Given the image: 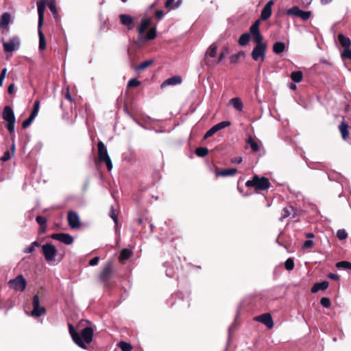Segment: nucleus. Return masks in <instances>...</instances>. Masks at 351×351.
I'll return each mask as SVG.
<instances>
[{
	"label": "nucleus",
	"instance_id": "1",
	"mask_svg": "<svg viewBox=\"0 0 351 351\" xmlns=\"http://www.w3.org/2000/svg\"><path fill=\"white\" fill-rule=\"evenodd\" d=\"M69 332L73 341L80 348L86 349V345L92 342L94 330L91 327H86L79 334L72 324H68Z\"/></svg>",
	"mask_w": 351,
	"mask_h": 351
},
{
	"label": "nucleus",
	"instance_id": "2",
	"mask_svg": "<svg viewBox=\"0 0 351 351\" xmlns=\"http://www.w3.org/2000/svg\"><path fill=\"white\" fill-rule=\"evenodd\" d=\"M47 0H39L37 1V10L38 15V34L39 37V49L44 50L46 48V41L45 35L42 31V26L44 22V13Z\"/></svg>",
	"mask_w": 351,
	"mask_h": 351
},
{
	"label": "nucleus",
	"instance_id": "3",
	"mask_svg": "<svg viewBox=\"0 0 351 351\" xmlns=\"http://www.w3.org/2000/svg\"><path fill=\"white\" fill-rule=\"evenodd\" d=\"M151 22V19L148 18H144L141 21L140 26L138 28V32L140 35L139 40L143 41L150 40L156 37V27H154L149 30L147 36L144 38H141L145 31L150 26Z\"/></svg>",
	"mask_w": 351,
	"mask_h": 351
},
{
	"label": "nucleus",
	"instance_id": "4",
	"mask_svg": "<svg viewBox=\"0 0 351 351\" xmlns=\"http://www.w3.org/2000/svg\"><path fill=\"white\" fill-rule=\"evenodd\" d=\"M2 118L8 123L6 128L12 134L14 132L16 118L13 109L10 106H5L2 112Z\"/></svg>",
	"mask_w": 351,
	"mask_h": 351
},
{
	"label": "nucleus",
	"instance_id": "5",
	"mask_svg": "<svg viewBox=\"0 0 351 351\" xmlns=\"http://www.w3.org/2000/svg\"><path fill=\"white\" fill-rule=\"evenodd\" d=\"M256 46L252 51V58L254 61L263 62L266 56L267 45L263 41L255 42Z\"/></svg>",
	"mask_w": 351,
	"mask_h": 351
},
{
	"label": "nucleus",
	"instance_id": "6",
	"mask_svg": "<svg viewBox=\"0 0 351 351\" xmlns=\"http://www.w3.org/2000/svg\"><path fill=\"white\" fill-rule=\"evenodd\" d=\"M98 148V159L100 162H104L108 171H110L112 167V162L108 155V149L104 143L99 141L97 143Z\"/></svg>",
	"mask_w": 351,
	"mask_h": 351
},
{
	"label": "nucleus",
	"instance_id": "7",
	"mask_svg": "<svg viewBox=\"0 0 351 351\" xmlns=\"http://www.w3.org/2000/svg\"><path fill=\"white\" fill-rule=\"evenodd\" d=\"M270 183L267 178L263 177L259 178L254 176L252 180H247L245 186L247 187H254L256 190H265L269 187Z\"/></svg>",
	"mask_w": 351,
	"mask_h": 351
},
{
	"label": "nucleus",
	"instance_id": "8",
	"mask_svg": "<svg viewBox=\"0 0 351 351\" xmlns=\"http://www.w3.org/2000/svg\"><path fill=\"white\" fill-rule=\"evenodd\" d=\"M9 286L16 291H23L26 287L27 282L23 275H19L8 282Z\"/></svg>",
	"mask_w": 351,
	"mask_h": 351
},
{
	"label": "nucleus",
	"instance_id": "9",
	"mask_svg": "<svg viewBox=\"0 0 351 351\" xmlns=\"http://www.w3.org/2000/svg\"><path fill=\"white\" fill-rule=\"evenodd\" d=\"M33 309L31 312V316L34 317H39L46 313L45 307L40 306V300L38 295H34L33 297Z\"/></svg>",
	"mask_w": 351,
	"mask_h": 351
},
{
	"label": "nucleus",
	"instance_id": "10",
	"mask_svg": "<svg viewBox=\"0 0 351 351\" xmlns=\"http://www.w3.org/2000/svg\"><path fill=\"white\" fill-rule=\"evenodd\" d=\"M43 252L47 261L51 262L55 261L56 254V247L51 243H46L42 246Z\"/></svg>",
	"mask_w": 351,
	"mask_h": 351
},
{
	"label": "nucleus",
	"instance_id": "11",
	"mask_svg": "<svg viewBox=\"0 0 351 351\" xmlns=\"http://www.w3.org/2000/svg\"><path fill=\"white\" fill-rule=\"evenodd\" d=\"M3 45L5 51L12 53L19 49L20 39L17 36L10 38L8 41H3Z\"/></svg>",
	"mask_w": 351,
	"mask_h": 351
},
{
	"label": "nucleus",
	"instance_id": "12",
	"mask_svg": "<svg viewBox=\"0 0 351 351\" xmlns=\"http://www.w3.org/2000/svg\"><path fill=\"white\" fill-rule=\"evenodd\" d=\"M67 221L72 229H79L82 225L78 214L73 211L67 213Z\"/></svg>",
	"mask_w": 351,
	"mask_h": 351
},
{
	"label": "nucleus",
	"instance_id": "13",
	"mask_svg": "<svg viewBox=\"0 0 351 351\" xmlns=\"http://www.w3.org/2000/svg\"><path fill=\"white\" fill-rule=\"evenodd\" d=\"M259 26L260 21L258 19L251 25L250 28V34H252L253 41L254 43L263 40V36L260 32Z\"/></svg>",
	"mask_w": 351,
	"mask_h": 351
},
{
	"label": "nucleus",
	"instance_id": "14",
	"mask_svg": "<svg viewBox=\"0 0 351 351\" xmlns=\"http://www.w3.org/2000/svg\"><path fill=\"white\" fill-rule=\"evenodd\" d=\"M254 319L265 324L269 329L272 328L274 326V321L269 313L262 314L256 317Z\"/></svg>",
	"mask_w": 351,
	"mask_h": 351
},
{
	"label": "nucleus",
	"instance_id": "15",
	"mask_svg": "<svg viewBox=\"0 0 351 351\" xmlns=\"http://www.w3.org/2000/svg\"><path fill=\"white\" fill-rule=\"evenodd\" d=\"M112 274V267L110 263H108L102 269L99 278L101 281L107 282Z\"/></svg>",
	"mask_w": 351,
	"mask_h": 351
},
{
	"label": "nucleus",
	"instance_id": "16",
	"mask_svg": "<svg viewBox=\"0 0 351 351\" xmlns=\"http://www.w3.org/2000/svg\"><path fill=\"white\" fill-rule=\"evenodd\" d=\"M274 1L270 0L265 4L261 14V19L262 20H267L271 16L272 13L271 7L274 5Z\"/></svg>",
	"mask_w": 351,
	"mask_h": 351
},
{
	"label": "nucleus",
	"instance_id": "17",
	"mask_svg": "<svg viewBox=\"0 0 351 351\" xmlns=\"http://www.w3.org/2000/svg\"><path fill=\"white\" fill-rule=\"evenodd\" d=\"M182 82V77L178 75H174L171 77L166 80H165L162 84L161 87L164 88L167 86H175L177 84H180Z\"/></svg>",
	"mask_w": 351,
	"mask_h": 351
},
{
	"label": "nucleus",
	"instance_id": "18",
	"mask_svg": "<svg viewBox=\"0 0 351 351\" xmlns=\"http://www.w3.org/2000/svg\"><path fill=\"white\" fill-rule=\"evenodd\" d=\"M119 18L122 25L128 26V29L132 28L133 19L130 15L120 14Z\"/></svg>",
	"mask_w": 351,
	"mask_h": 351
},
{
	"label": "nucleus",
	"instance_id": "19",
	"mask_svg": "<svg viewBox=\"0 0 351 351\" xmlns=\"http://www.w3.org/2000/svg\"><path fill=\"white\" fill-rule=\"evenodd\" d=\"M286 48L285 43L278 41L274 44L272 51L276 54H280L285 51Z\"/></svg>",
	"mask_w": 351,
	"mask_h": 351
},
{
	"label": "nucleus",
	"instance_id": "20",
	"mask_svg": "<svg viewBox=\"0 0 351 351\" xmlns=\"http://www.w3.org/2000/svg\"><path fill=\"white\" fill-rule=\"evenodd\" d=\"M237 170L235 168L227 169L222 171L215 172L216 177H228L234 176L237 173Z\"/></svg>",
	"mask_w": 351,
	"mask_h": 351
},
{
	"label": "nucleus",
	"instance_id": "21",
	"mask_svg": "<svg viewBox=\"0 0 351 351\" xmlns=\"http://www.w3.org/2000/svg\"><path fill=\"white\" fill-rule=\"evenodd\" d=\"M229 103L230 105H232L233 106V108L235 110H237L239 112L243 110V102L239 97H234V98L231 99L229 101Z\"/></svg>",
	"mask_w": 351,
	"mask_h": 351
},
{
	"label": "nucleus",
	"instance_id": "22",
	"mask_svg": "<svg viewBox=\"0 0 351 351\" xmlns=\"http://www.w3.org/2000/svg\"><path fill=\"white\" fill-rule=\"evenodd\" d=\"M11 16L8 12L3 13L0 17V28H5L10 23Z\"/></svg>",
	"mask_w": 351,
	"mask_h": 351
},
{
	"label": "nucleus",
	"instance_id": "23",
	"mask_svg": "<svg viewBox=\"0 0 351 351\" xmlns=\"http://www.w3.org/2000/svg\"><path fill=\"white\" fill-rule=\"evenodd\" d=\"M328 286L329 283L326 280L315 283L311 288V292L316 293L319 290H325L328 287Z\"/></svg>",
	"mask_w": 351,
	"mask_h": 351
},
{
	"label": "nucleus",
	"instance_id": "24",
	"mask_svg": "<svg viewBox=\"0 0 351 351\" xmlns=\"http://www.w3.org/2000/svg\"><path fill=\"white\" fill-rule=\"evenodd\" d=\"M338 40L340 45L342 46V47H343V49L350 47V39L348 37L344 36L343 34H340L338 35Z\"/></svg>",
	"mask_w": 351,
	"mask_h": 351
},
{
	"label": "nucleus",
	"instance_id": "25",
	"mask_svg": "<svg viewBox=\"0 0 351 351\" xmlns=\"http://www.w3.org/2000/svg\"><path fill=\"white\" fill-rule=\"evenodd\" d=\"M250 40V34L249 33H244L241 35L239 39V44L241 46H245Z\"/></svg>",
	"mask_w": 351,
	"mask_h": 351
},
{
	"label": "nucleus",
	"instance_id": "26",
	"mask_svg": "<svg viewBox=\"0 0 351 351\" xmlns=\"http://www.w3.org/2000/svg\"><path fill=\"white\" fill-rule=\"evenodd\" d=\"M132 255V251L131 250H129V249H123L121 252V254H120V256H119V260L120 261H125V260H128L129 259L131 256Z\"/></svg>",
	"mask_w": 351,
	"mask_h": 351
},
{
	"label": "nucleus",
	"instance_id": "27",
	"mask_svg": "<svg viewBox=\"0 0 351 351\" xmlns=\"http://www.w3.org/2000/svg\"><path fill=\"white\" fill-rule=\"evenodd\" d=\"M302 77H303L302 73V71H293L291 74V80L295 83L300 82L302 80Z\"/></svg>",
	"mask_w": 351,
	"mask_h": 351
},
{
	"label": "nucleus",
	"instance_id": "28",
	"mask_svg": "<svg viewBox=\"0 0 351 351\" xmlns=\"http://www.w3.org/2000/svg\"><path fill=\"white\" fill-rule=\"evenodd\" d=\"M231 125V123L228 121H221L213 126L215 132H218L223 128H226Z\"/></svg>",
	"mask_w": 351,
	"mask_h": 351
},
{
	"label": "nucleus",
	"instance_id": "29",
	"mask_svg": "<svg viewBox=\"0 0 351 351\" xmlns=\"http://www.w3.org/2000/svg\"><path fill=\"white\" fill-rule=\"evenodd\" d=\"M339 130L341 133L342 138L346 140L347 137L348 136L349 132H348V125H346L344 123H342L339 126Z\"/></svg>",
	"mask_w": 351,
	"mask_h": 351
},
{
	"label": "nucleus",
	"instance_id": "30",
	"mask_svg": "<svg viewBox=\"0 0 351 351\" xmlns=\"http://www.w3.org/2000/svg\"><path fill=\"white\" fill-rule=\"evenodd\" d=\"M153 62H154V61L152 60H146V61L139 64L138 65H137L135 67V70L136 71L144 70V69H147V67H149V66H151L153 64Z\"/></svg>",
	"mask_w": 351,
	"mask_h": 351
},
{
	"label": "nucleus",
	"instance_id": "31",
	"mask_svg": "<svg viewBox=\"0 0 351 351\" xmlns=\"http://www.w3.org/2000/svg\"><path fill=\"white\" fill-rule=\"evenodd\" d=\"M15 149L14 144H12V153H10L9 151H6L3 153V155L1 156V160L3 162H6L9 160L11 158V155L14 154Z\"/></svg>",
	"mask_w": 351,
	"mask_h": 351
},
{
	"label": "nucleus",
	"instance_id": "32",
	"mask_svg": "<svg viewBox=\"0 0 351 351\" xmlns=\"http://www.w3.org/2000/svg\"><path fill=\"white\" fill-rule=\"evenodd\" d=\"M336 267L338 269H345L351 270V263H350L348 261H340V262L337 263Z\"/></svg>",
	"mask_w": 351,
	"mask_h": 351
},
{
	"label": "nucleus",
	"instance_id": "33",
	"mask_svg": "<svg viewBox=\"0 0 351 351\" xmlns=\"http://www.w3.org/2000/svg\"><path fill=\"white\" fill-rule=\"evenodd\" d=\"M247 143L253 152H258L259 150V146L258 143L252 138V137L250 136L248 138Z\"/></svg>",
	"mask_w": 351,
	"mask_h": 351
},
{
	"label": "nucleus",
	"instance_id": "34",
	"mask_svg": "<svg viewBox=\"0 0 351 351\" xmlns=\"http://www.w3.org/2000/svg\"><path fill=\"white\" fill-rule=\"evenodd\" d=\"M36 115H34L32 113H31V114L29 115V117L24 120L22 123V127L23 128L25 129L27 128H28L32 123V121L34 120V119L36 118Z\"/></svg>",
	"mask_w": 351,
	"mask_h": 351
},
{
	"label": "nucleus",
	"instance_id": "35",
	"mask_svg": "<svg viewBox=\"0 0 351 351\" xmlns=\"http://www.w3.org/2000/svg\"><path fill=\"white\" fill-rule=\"evenodd\" d=\"M301 10L298 6H293L287 10V14L299 16Z\"/></svg>",
	"mask_w": 351,
	"mask_h": 351
},
{
	"label": "nucleus",
	"instance_id": "36",
	"mask_svg": "<svg viewBox=\"0 0 351 351\" xmlns=\"http://www.w3.org/2000/svg\"><path fill=\"white\" fill-rule=\"evenodd\" d=\"M38 245H39L38 242L34 241L30 244V245L25 247L24 249L23 252H24V253H26V254L32 253L33 252H34L36 247H38Z\"/></svg>",
	"mask_w": 351,
	"mask_h": 351
},
{
	"label": "nucleus",
	"instance_id": "37",
	"mask_svg": "<svg viewBox=\"0 0 351 351\" xmlns=\"http://www.w3.org/2000/svg\"><path fill=\"white\" fill-rule=\"evenodd\" d=\"M217 47L215 45L213 44L208 47L206 54L210 56L211 58H214L217 55Z\"/></svg>",
	"mask_w": 351,
	"mask_h": 351
},
{
	"label": "nucleus",
	"instance_id": "38",
	"mask_svg": "<svg viewBox=\"0 0 351 351\" xmlns=\"http://www.w3.org/2000/svg\"><path fill=\"white\" fill-rule=\"evenodd\" d=\"M51 238L66 244V233L53 234Z\"/></svg>",
	"mask_w": 351,
	"mask_h": 351
},
{
	"label": "nucleus",
	"instance_id": "39",
	"mask_svg": "<svg viewBox=\"0 0 351 351\" xmlns=\"http://www.w3.org/2000/svg\"><path fill=\"white\" fill-rule=\"evenodd\" d=\"M119 347L122 351H131L132 350L131 344L125 341H121L119 344Z\"/></svg>",
	"mask_w": 351,
	"mask_h": 351
},
{
	"label": "nucleus",
	"instance_id": "40",
	"mask_svg": "<svg viewBox=\"0 0 351 351\" xmlns=\"http://www.w3.org/2000/svg\"><path fill=\"white\" fill-rule=\"evenodd\" d=\"M245 56V53L242 51L238 52L237 53L233 54L230 57V62L232 63H237L239 58L243 57Z\"/></svg>",
	"mask_w": 351,
	"mask_h": 351
},
{
	"label": "nucleus",
	"instance_id": "41",
	"mask_svg": "<svg viewBox=\"0 0 351 351\" xmlns=\"http://www.w3.org/2000/svg\"><path fill=\"white\" fill-rule=\"evenodd\" d=\"M208 153V149L206 147H197L195 150V154L199 157H204Z\"/></svg>",
	"mask_w": 351,
	"mask_h": 351
},
{
	"label": "nucleus",
	"instance_id": "42",
	"mask_svg": "<svg viewBox=\"0 0 351 351\" xmlns=\"http://www.w3.org/2000/svg\"><path fill=\"white\" fill-rule=\"evenodd\" d=\"M311 16L312 13L311 11H304L301 10L298 17L301 18L304 21H306L309 19Z\"/></svg>",
	"mask_w": 351,
	"mask_h": 351
},
{
	"label": "nucleus",
	"instance_id": "43",
	"mask_svg": "<svg viewBox=\"0 0 351 351\" xmlns=\"http://www.w3.org/2000/svg\"><path fill=\"white\" fill-rule=\"evenodd\" d=\"M342 58L351 60V49L350 47L343 49V52L341 53Z\"/></svg>",
	"mask_w": 351,
	"mask_h": 351
},
{
	"label": "nucleus",
	"instance_id": "44",
	"mask_svg": "<svg viewBox=\"0 0 351 351\" xmlns=\"http://www.w3.org/2000/svg\"><path fill=\"white\" fill-rule=\"evenodd\" d=\"M285 267L288 271H291L294 267L293 260L291 258H288L285 263Z\"/></svg>",
	"mask_w": 351,
	"mask_h": 351
},
{
	"label": "nucleus",
	"instance_id": "45",
	"mask_svg": "<svg viewBox=\"0 0 351 351\" xmlns=\"http://www.w3.org/2000/svg\"><path fill=\"white\" fill-rule=\"evenodd\" d=\"M36 221L40 226H43V229H45V224L47 222V219L45 217L40 215L37 216L36 218Z\"/></svg>",
	"mask_w": 351,
	"mask_h": 351
},
{
	"label": "nucleus",
	"instance_id": "46",
	"mask_svg": "<svg viewBox=\"0 0 351 351\" xmlns=\"http://www.w3.org/2000/svg\"><path fill=\"white\" fill-rule=\"evenodd\" d=\"M337 237H338L339 239L343 240V239H346L347 238L348 234H347V232H346L345 230L341 229V230H339L337 231Z\"/></svg>",
	"mask_w": 351,
	"mask_h": 351
},
{
	"label": "nucleus",
	"instance_id": "47",
	"mask_svg": "<svg viewBox=\"0 0 351 351\" xmlns=\"http://www.w3.org/2000/svg\"><path fill=\"white\" fill-rule=\"evenodd\" d=\"M320 304L325 308H329L331 302L328 298H322L320 300Z\"/></svg>",
	"mask_w": 351,
	"mask_h": 351
},
{
	"label": "nucleus",
	"instance_id": "48",
	"mask_svg": "<svg viewBox=\"0 0 351 351\" xmlns=\"http://www.w3.org/2000/svg\"><path fill=\"white\" fill-rule=\"evenodd\" d=\"M315 245V242L311 240H306L304 242L302 247L303 249H310Z\"/></svg>",
	"mask_w": 351,
	"mask_h": 351
},
{
	"label": "nucleus",
	"instance_id": "49",
	"mask_svg": "<svg viewBox=\"0 0 351 351\" xmlns=\"http://www.w3.org/2000/svg\"><path fill=\"white\" fill-rule=\"evenodd\" d=\"M139 85L140 82L136 79H131L128 83V87H137Z\"/></svg>",
	"mask_w": 351,
	"mask_h": 351
},
{
	"label": "nucleus",
	"instance_id": "50",
	"mask_svg": "<svg viewBox=\"0 0 351 351\" xmlns=\"http://www.w3.org/2000/svg\"><path fill=\"white\" fill-rule=\"evenodd\" d=\"M39 105H40V102L39 101L36 100L34 104V108H33V110L32 112V113L34 114V115H36L37 116L38 113V110H39Z\"/></svg>",
	"mask_w": 351,
	"mask_h": 351
},
{
	"label": "nucleus",
	"instance_id": "51",
	"mask_svg": "<svg viewBox=\"0 0 351 351\" xmlns=\"http://www.w3.org/2000/svg\"><path fill=\"white\" fill-rule=\"evenodd\" d=\"M110 217L111 218L113 219L114 223H115V226L117 227L118 226V216L117 215L115 214V212L114 210V209H111V211H110Z\"/></svg>",
	"mask_w": 351,
	"mask_h": 351
},
{
	"label": "nucleus",
	"instance_id": "52",
	"mask_svg": "<svg viewBox=\"0 0 351 351\" xmlns=\"http://www.w3.org/2000/svg\"><path fill=\"white\" fill-rule=\"evenodd\" d=\"M215 133H216V132L214 130V128L212 127L206 132V134L204 136V138H205V139L208 138L212 136Z\"/></svg>",
	"mask_w": 351,
	"mask_h": 351
},
{
	"label": "nucleus",
	"instance_id": "53",
	"mask_svg": "<svg viewBox=\"0 0 351 351\" xmlns=\"http://www.w3.org/2000/svg\"><path fill=\"white\" fill-rule=\"evenodd\" d=\"M165 16V14L163 12V11L162 10H156L155 12V16L160 21Z\"/></svg>",
	"mask_w": 351,
	"mask_h": 351
},
{
	"label": "nucleus",
	"instance_id": "54",
	"mask_svg": "<svg viewBox=\"0 0 351 351\" xmlns=\"http://www.w3.org/2000/svg\"><path fill=\"white\" fill-rule=\"evenodd\" d=\"M99 261V258L98 256H95L89 261V265L95 266L98 264Z\"/></svg>",
	"mask_w": 351,
	"mask_h": 351
},
{
	"label": "nucleus",
	"instance_id": "55",
	"mask_svg": "<svg viewBox=\"0 0 351 351\" xmlns=\"http://www.w3.org/2000/svg\"><path fill=\"white\" fill-rule=\"evenodd\" d=\"M48 6H49V10L53 14H56V4L54 2H50L49 3Z\"/></svg>",
	"mask_w": 351,
	"mask_h": 351
},
{
	"label": "nucleus",
	"instance_id": "56",
	"mask_svg": "<svg viewBox=\"0 0 351 351\" xmlns=\"http://www.w3.org/2000/svg\"><path fill=\"white\" fill-rule=\"evenodd\" d=\"M283 213H284V214H283L282 217H281L280 218V221H282L284 219L288 217L290 215V214H291L289 210L287 208H283Z\"/></svg>",
	"mask_w": 351,
	"mask_h": 351
},
{
	"label": "nucleus",
	"instance_id": "57",
	"mask_svg": "<svg viewBox=\"0 0 351 351\" xmlns=\"http://www.w3.org/2000/svg\"><path fill=\"white\" fill-rule=\"evenodd\" d=\"M8 92L9 94H12L14 93V84L12 83L9 85L8 88Z\"/></svg>",
	"mask_w": 351,
	"mask_h": 351
},
{
	"label": "nucleus",
	"instance_id": "58",
	"mask_svg": "<svg viewBox=\"0 0 351 351\" xmlns=\"http://www.w3.org/2000/svg\"><path fill=\"white\" fill-rule=\"evenodd\" d=\"M328 277L330 279H332V280H338L339 279V275L335 274H332V273L329 274H328Z\"/></svg>",
	"mask_w": 351,
	"mask_h": 351
},
{
	"label": "nucleus",
	"instance_id": "59",
	"mask_svg": "<svg viewBox=\"0 0 351 351\" xmlns=\"http://www.w3.org/2000/svg\"><path fill=\"white\" fill-rule=\"evenodd\" d=\"M73 242V238L70 234H67L66 236V243L67 245H70Z\"/></svg>",
	"mask_w": 351,
	"mask_h": 351
},
{
	"label": "nucleus",
	"instance_id": "60",
	"mask_svg": "<svg viewBox=\"0 0 351 351\" xmlns=\"http://www.w3.org/2000/svg\"><path fill=\"white\" fill-rule=\"evenodd\" d=\"M242 162V158L237 157L232 159V162L239 164Z\"/></svg>",
	"mask_w": 351,
	"mask_h": 351
},
{
	"label": "nucleus",
	"instance_id": "61",
	"mask_svg": "<svg viewBox=\"0 0 351 351\" xmlns=\"http://www.w3.org/2000/svg\"><path fill=\"white\" fill-rule=\"evenodd\" d=\"M173 1H174V0H167V1L165 2V8H170V6L173 3Z\"/></svg>",
	"mask_w": 351,
	"mask_h": 351
},
{
	"label": "nucleus",
	"instance_id": "62",
	"mask_svg": "<svg viewBox=\"0 0 351 351\" xmlns=\"http://www.w3.org/2000/svg\"><path fill=\"white\" fill-rule=\"evenodd\" d=\"M226 53H221L219 56L217 62L219 63L226 57Z\"/></svg>",
	"mask_w": 351,
	"mask_h": 351
},
{
	"label": "nucleus",
	"instance_id": "63",
	"mask_svg": "<svg viewBox=\"0 0 351 351\" xmlns=\"http://www.w3.org/2000/svg\"><path fill=\"white\" fill-rule=\"evenodd\" d=\"M67 100L70 101L71 102H73L74 99L71 97V95L69 94V88L67 87Z\"/></svg>",
	"mask_w": 351,
	"mask_h": 351
},
{
	"label": "nucleus",
	"instance_id": "64",
	"mask_svg": "<svg viewBox=\"0 0 351 351\" xmlns=\"http://www.w3.org/2000/svg\"><path fill=\"white\" fill-rule=\"evenodd\" d=\"M305 236H306V238H310V239H311V238H313V237H314V234H313V233H311V232H308V233H306V234H305Z\"/></svg>",
	"mask_w": 351,
	"mask_h": 351
}]
</instances>
